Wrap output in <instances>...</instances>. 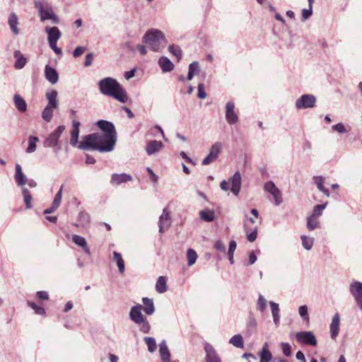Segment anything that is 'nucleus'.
<instances>
[{
  "label": "nucleus",
  "mask_w": 362,
  "mask_h": 362,
  "mask_svg": "<svg viewBox=\"0 0 362 362\" xmlns=\"http://www.w3.org/2000/svg\"><path fill=\"white\" fill-rule=\"evenodd\" d=\"M117 141V136L93 133L88 134L83 138L78 148L83 151H98L100 152L112 151Z\"/></svg>",
  "instance_id": "1"
},
{
  "label": "nucleus",
  "mask_w": 362,
  "mask_h": 362,
  "mask_svg": "<svg viewBox=\"0 0 362 362\" xmlns=\"http://www.w3.org/2000/svg\"><path fill=\"white\" fill-rule=\"evenodd\" d=\"M98 86L100 92L104 95L112 97L123 103L128 100L126 91L119 82L112 77H105L99 81Z\"/></svg>",
  "instance_id": "2"
},
{
  "label": "nucleus",
  "mask_w": 362,
  "mask_h": 362,
  "mask_svg": "<svg viewBox=\"0 0 362 362\" xmlns=\"http://www.w3.org/2000/svg\"><path fill=\"white\" fill-rule=\"evenodd\" d=\"M143 41L149 45L151 49L153 52L160 51L167 44L163 33L156 28L146 31L143 37Z\"/></svg>",
  "instance_id": "3"
},
{
  "label": "nucleus",
  "mask_w": 362,
  "mask_h": 362,
  "mask_svg": "<svg viewBox=\"0 0 362 362\" xmlns=\"http://www.w3.org/2000/svg\"><path fill=\"white\" fill-rule=\"evenodd\" d=\"M142 309L141 305L133 306L129 312V317L134 323L140 325L141 332L146 334L149 332L151 327L146 317L141 313Z\"/></svg>",
  "instance_id": "4"
},
{
  "label": "nucleus",
  "mask_w": 362,
  "mask_h": 362,
  "mask_svg": "<svg viewBox=\"0 0 362 362\" xmlns=\"http://www.w3.org/2000/svg\"><path fill=\"white\" fill-rule=\"evenodd\" d=\"M64 130L65 127L64 125L57 127V128L50 133L46 138L44 141V146L57 149V151H60L62 149V146L59 144V139Z\"/></svg>",
  "instance_id": "5"
},
{
  "label": "nucleus",
  "mask_w": 362,
  "mask_h": 362,
  "mask_svg": "<svg viewBox=\"0 0 362 362\" xmlns=\"http://www.w3.org/2000/svg\"><path fill=\"white\" fill-rule=\"evenodd\" d=\"M230 183L231 184L230 191L235 196H238L241 187V175L238 171L234 173L229 181L223 180L220 184L221 189L226 192L228 191Z\"/></svg>",
  "instance_id": "6"
},
{
  "label": "nucleus",
  "mask_w": 362,
  "mask_h": 362,
  "mask_svg": "<svg viewBox=\"0 0 362 362\" xmlns=\"http://www.w3.org/2000/svg\"><path fill=\"white\" fill-rule=\"evenodd\" d=\"M316 98L312 94H304L298 98L295 105L298 110L312 108L316 103Z\"/></svg>",
  "instance_id": "7"
},
{
  "label": "nucleus",
  "mask_w": 362,
  "mask_h": 362,
  "mask_svg": "<svg viewBox=\"0 0 362 362\" xmlns=\"http://www.w3.org/2000/svg\"><path fill=\"white\" fill-rule=\"evenodd\" d=\"M221 148L222 144L221 142L214 143L211 146L208 156L203 159L202 165H207L214 162L218 157Z\"/></svg>",
  "instance_id": "8"
},
{
  "label": "nucleus",
  "mask_w": 362,
  "mask_h": 362,
  "mask_svg": "<svg viewBox=\"0 0 362 362\" xmlns=\"http://www.w3.org/2000/svg\"><path fill=\"white\" fill-rule=\"evenodd\" d=\"M349 291L356 301L359 308L362 310V283L355 281L350 284Z\"/></svg>",
  "instance_id": "9"
},
{
  "label": "nucleus",
  "mask_w": 362,
  "mask_h": 362,
  "mask_svg": "<svg viewBox=\"0 0 362 362\" xmlns=\"http://www.w3.org/2000/svg\"><path fill=\"white\" fill-rule=\"evenodd\" d=\"M264 189L271 194L274 199L275 204L279 206L282 202L281 192L272 181H268L264 184Z\"/></svg>",
  "instance_id": "10"
},
{
  "label": "nucleus",
  "mask_w": 362,
  "mask_h": 362,
  "mask_svg": "<svg viewBox=\"0 0 362 362\" xmlns=\"http://www.w3.org/2000/svg\"><path fill=\"white\" fill-rule=\"evenodd\" d=\"M226 119L230 125L235 124L238 121V114L235 111V103L233 101H228L226 104Z\"/></svg>",
  "instance_id": "11"
},
{
  "label": "nucleus",
  "mask_w": 362,
  "mask_h": 362,
  "mask_svg": "<svg viewBox=\"0 0 362 362\" xmlns=\"http://www.w3.org/2000/svg\"><path fill=\"white\" fill-rule=\"evenodd\" d=\"M171 225L170 213L167 208H164L162 214L159 217V232L163 233L167 230Z\"/></svg>",
  "instance_id": "12"
},
{
  "label": "nucleus",
  "mask_w": 362,
  "mask_h": 362,
  "mask_svg": "<svg viewBox=\"0 0 362 362\" xmlns=\"http://www.w3.org/2000/svg\"><path fill=\"white\" fill-rule=\"evenodd\" d=\"M296 339L298 341L304 343L310 346H315L317 340L311 332H300L296 334Z\"/></svg>",
  "instance_id": "13"
},
{
  "label": "nucleus",
  "mask_w": 362,
  "mask_h": 362,
  "mask_svg": "<svg viewBox=\"0 0 362 362\" xmlns=\"http://www.w3.org/2000/svg\"><path fill=\"white\" fill-rule=\"evenodd\" d=\"M97 126L103 132V134L117 136V132L113 123L107 120H99Z\"/></svg>",
  "instance_id": "14"
},
{
  "label": "nucleus",
  "mask_w": 362,
  "mask_h": 362,
  "mask_svg": "<svg viewBox=\"0 0 362 362\" xmlns=\"http://www.w3.org/2000/svg\"><path fill=\"white\" fill-rule=\"evenodd\" d=\"M72 125H73V129L71 131V138H70V144L75 147L78 146V136H79V127H80V122L76 120L72 121Z\"/></svg>",
  "instance_id": "15"
},
{
  "label": "nucleus",
  "mask_w": 362,
  "mask_h": 362,
  "mask_svg": "<svg viewBox=\"0 0 362 362\" xmlns=\"http://www.w3.org/2000/svg\"><path fill=\"white\" fill-rule=\"evenodd\" d=\"M40 20L45 21L47 20H51L54 24H59L60 21L59 17L54 13L53 8L51 7L48 10L44 11L42 13L39 14Z\"/></svg>",
  "instance_id": "16"
},
{
  "label": "nucleus",
  "mask_w": 362,
  "mask_h": 362,
  "mask_svg": "<svg viewBox=\"0 0 362 362\" xmlns=\"http://www.w3.org/2000/svg\"><path fill=\"white\" fill-rule=\"evenodd\" d=\"M340 325V316L338 313H335L332 317L329 325L330 335L332 339H334L339 334Z\"/></svg>",
  "instance_id": "17"
},
{
  "label": "nucleus",
  "mask_w": 362,
  "mask_h": 362,
  "mask_svg": "<svg viewBox=\"0 0 362 362\" xmlns=\"http://www.w3.org/2000/svg\"><path fill=\"white\" fill-rule=\"evenodd\" d=\"M45 77L52 84H55L59 81V75L57 70L49 65L45 67Z\"/></svg>",
  "instance_id": "18"
},
{
  "label": "nucleus",
  "mask_w": 362,
  "mask_h": 362,
  "mask_svg": "<svg viewBox=\"0 0 362 362\" xmlns=\"http://www.w3.org/2000/svg\"><path fill=\"white\" fill-rule=\"evenodd\" d=\"M132 180V177L126 173L117 174L114 173L112 175L110 182L112 185H121Z\"/></svg>",
  "instance_id": "19"
},
{
  "label": "nucleus",
  "mask_w": 362,
  "mask_h": 362,
  "mask_svg": "<svg viewBox=\"0 0 362 362\" xmlns=\"http://www.w3.org/2000/svg\"><path fill=\"white\" fill-rule=\"evenodd\" d=\"M15 181L17 185L23 187L28 182V178L22 171V168L20 164H16L15 167Z\"/></svg>",
  "instance_id": "20"
},
{
  "label": "nucleus",
  "mask_w": 362,
  "mask_h": 362,
  "mask_svg": "<svg viewBox=\"0 0 362 362\" xmlns=\"http://www.w3.org/2000/svg\"><path fill=\"white\" fill-rule=\"evenodd\" d=\"M13 57L16 62L13 66L16 69H22L27 64L28 59L21 52L20 50H16L13 52Z\"/></svg>",
  "instance_id": "21"
},
{
  "label": "nucleus",
  "mask_w": 362,
  "mask_h": 362,
  "mask_svg": "<svg viewBox=\"0 0 362 362\" xmlns=\"http://www.w3.org/2000/svg\"><path fill=\"white\" fill-rule=\"evenodd\" d=\"M163 145L161 141L156 140H151L148 142L146 146V151L148 156H151L156 152H158L162 148Z\"/></svg>",
  "instance_id": "22"
},
{
  "label": "nucleus",
  "mask_w": 362,
  "mask_h": 362,
  "mask_svg": "<svg viewBox=\"0 0 362 362\" xmlns=\"http://www.w3.org/2000/svg\"><path fill=\"white\" fill-rule=\"evenodd\" d=\"M46 98L48 100L47 106L57 109L59 106L58 93L55 90H51L46 93Z\"/></svg>",
  "instance_id": "23"
},
{
  "label": "nucleus",
  "mask_w": 362,
  "mask_h": 362,
  "mask_svg": "<svg viewBox=\"0 0 362 362\" xmlns=\"http://www.w3.org/2000/svg\"><path fill=\"white\" fill-rule=\"evenodd\" d=\"M45 32L47 34L48 42L57 41L62 34L59 29L57 27H46Z\"/></svg>",
  "instance_id": "24"
},
{
  "label": "nucleus",
  "mask_w": 362,
  "mask_h": 362,
  "mask_svg": "<svg viewBox=\"0 0 362 362\" xmlns=\"http://www.w3.org/2000/svg\"><path fill=\"white\" fill-rule=\"evenodd\" d=\"M72 241L78 246L82 247L83 250H84V252L88 255H91L90 250L89 247H88L87 242L83 237L80 236L78 235H73Z\"/></svg>",
  "instance_id": "25"
},
{
  "label": "nucleus",
  "mask_w": 362,
  "mask_h": 362,
  "mask_svg": "<svg viewBox=\"0 0 362 362\" xmlns=\"http://www.w3.org/2000/svg\"><path fill=\"white\" fill-rule=\"evenodd\" d=\"M204 349L206 353V362H221L214 349L211 345L206 344Z\"/></svg>",
  "instance_id": "26"
},
{
  "label": "nucleus",
  "mask_w": 362,
  "mask_h": 362,
  "mask_svg": "<svg viewBox=\"0 0 362 362\" xmlns=\"http://www.w3.org/2000/svg\"><path fill=\"white\" fill-rule=\"evenodd\" d=\"M159 351L163 362H170V353L165 341L160 344Z\"/></svg>",
  "instance_id": "27"
},
{
  "label": "nucleus",
  "mask_w": 362,
  "mask_h": 362,
  "mask_svg": "<svg viewBox=\"0 0 362 362\" xmlns=\"http://www.w3.org/2000/svg\"><path fill=\"white\" fill-rule=\"evenodd\" d=\"M158 64L164 73L169 72L174 68L173 62L166 57H161L158 60Z\"/></svg>",
  "instance_id": "28"
},
{
  "label": "nucleus",
  "mask_w": 362,
  "mask_h": 362,
  "mask_svg": "<svg viewBox=\"0 0 362 362\" xmlns=\"http://www.w3.org/2000/svg\"><path fill=\"white\" fill-rule=\"evenodd\" d=\"M8 23L11 28V31L15 35L19 34V30L18 28V18L15 13H12L9 15Z\"/></svg>",
  "instance_id": "29"
},
{
  "label": "nucleus",
  "mask_w": 362,
  "mask_h": 362,
  "mask_svg": "<svg viewBox=\"0 0 362 362\" xmlns=\"http://www.w3.org/2000/svg\"><path fill=\"white\" fill-rule=\"evenodd\" d=\"M313 180L317 189L326 197H329L330 196V192L327 188L324 187L325 177L322 176H314Z\"/></svg>",
  "instance_id": "30"
},
{
  "label": "nucleus",
  "mask_w": 362,
  "mask_h": 362,
  "mask_svg": "<svg viewBox=\"0 0 362 362\" xmlns=\"http://www.w3.org/2000/svg\"><path fill=\"white\" fill-rule=\"evenodd\" d=\"M259 356L261 362H270L272 360V354L268 350V343L265 342L262 349L259 352Z\"/></svg>",
  "instance_id": "31"
},
{
  "label": "nucleus",
  "mask_w": 362,
  "mask_h": 362,
  "mask_svg": "<svg viewBox=\"0 0 362 362\" xmlns=\"http://www.w3.org/2000/svg\"><path fill=\"white\" fill-rule=\"evenodd\" d=\"M13 102L19 112H24L27 110V103L20 95H14Z\"/></svg>",
  "instance_id": "32"
},
{
  "label": "nucleus",
  "mask_w": 362,
  "mask_h": 362,
  "mask_svg": "<svg viewBox=\"0 0 362 362\" xmlns=\"http://www.w3.org/2000/svg\"><path fill=\"white\" fill-rule=\"evenodd\" d=\"M142 302L144 305V310L145 313L148 315H153L155 312V307L153 300L147 297H144L142 298Z\"/></svg>",
  "instance_id": "33"
},
{
  "label": "nucleus",
  "mask_w": 362,
  "mask_h": 362,
  "mask_svg": "<svg viewBox=\"0 0 362 362\" xmlns=\"http://www.w3.org/2000/svg\"><path fill=\"white\" fill-rule=\"evenodd\" d=\"M35 8L37 10L38 14L52 7L47 0H34Z\"/></svg>",
  "instance_id": "34"
},
{
  "label": "nucleus",
  "mask_w": 362,
  "mask_h": 362,
  "mask_svg": "<svg viewBox=\"0 0 362 362\" xmlns=\"http://www.w3.org/2000/svg\"><path fill=\"white\" fill-rule=\"evenodd\" d=\"M113 261L116 262L119 273L123 274L125 271V264L121 254L115 251L113 252Z\"/></svg>",
  "instance_id": "35"
},
{
  "label": "nucleus",
  "mask_w": 362,
  "mask_h": 362,
  "mask_svg": "<svg viewBox=\"0 0 362 362\" xmlns=\"http://www.w3.org/2000/svg\"><path fill=\"white\" fill-rule=\"evenodd\" d=\"M269 304L272 310L274 322L276 325H278L280 321L279 304L273 301H271Z\"/></svg>",
  "instance_id": "36"
},
{
  "label": "nucleus",
  "mask_w": 362,
  "mask_h": 362,
  "mask_svg": "<svg viewBox=\"0 0 362 362\" xmlns=\"http://www.w3.org/2000/svg\"><path fill=\"white\" fill-rule=\"evenodd\" d=\"M200 218L206 221L211 222L215 219V214L213 210L211 209H204L199 212Z\"/></svg>",
  "instance_id": "37"
},
{
  "label": "nucleus",
  "mask_w": 362,
  "mask_h": 362,
  "mask_svg": "<svg viewBox=\"0 0 362 362\" xmlns=\"http://www.w3.org/2000/svg\"><path fill=\"white\" fill-rule=\"evenodd\" d=\"M168 289L166 279L164 276H159L156 284V290L159 293H165Z\"/></svg>",
  "instance_id": "38"
},
{
  "label": "nucleus",
  "mask_w": 362,
  "mask_h": 362,
  "mask_svg": "<svg viewBox=\"0 0 362 362\" xmlns=\"http://www.w3.org/2000/svg\"><path fill=\"white\" fill-rule=\"evenodd\" d=\"M39 141V138L35 136H30L28 137V146L25 150L27 153H32L35 151L37 148V143Z\"/></svg>",
  "instance_id": "39"
},
{
  "label": "nucleus",
  "mask_w": 362,
  "mask_h": 362,
  "mask_svg": "<svg viewBox=\"0 0 362 362\" xmlns=\"http://www.w3.org/2000/svg\"><path fill=\"white\" fill-rule=\"evenodd\" d=\"M22 194L23 197V201L25 204V209H30L32 208L31 202L33 200V197L30 192V191L26 187L22 188Z\"/></svg>",
  "instance_id": "40"
},
{
  "label": "nucleus",
  "mask_w": 362,
  "mask_h": 362,
  "mask_svg": "<svg viewBox=\"0 0 362 362\" xmlns=\"http://www.w3.org/2000/svg\"><path fill=\"white\" fill-rule=\"evenodd\" d=\"M229 343L237 348H243L244 346L243 338L240 334H235L230 339Z\"/></svg>",
  "instance_id": "41"
},
{
  "label": "nucleus",
  "mask_w": 362,
  "mask_h": 362,
  "mask_svg": "<svg viewBox=\"0 0 362 362\" xmlns=\"http://www.w3.org/2000/svg\"><path fill=\"white\" fill-rule=\"evenodd\" d=\"M55 108L47 105L43 109L42 112V117L45 122H49L52 120L53 117V110Z\"/></svg>",
  "instance_id": "42"
},
{
  "label": "nucleus",
  "mask_w": 362,
  "mask_h": 362,
  "mask_svg": "<svg viewBox=\"0 0 362 362\" xmlns=\"http://www.w3.org/2000/svg\"><path fill=\"white\" fill-rule=\"evenodd\" d=\"M187 259L188 266H192L197 259V254L193 249H188L187 251Z\"/></svg>",
  "instance_id": "43"
},
{
  "label": "nucleus",
  "mask_w": 362,
  "mask_h": 362,
  "mask_svg": "<svg viewBox=\"0 0 362 362\" xmlns=\"http://www.w3.org/2000/svg\"><path fill=\"white\" fill-rule=\"evenodd\" d=\"M307 228L309 230H314L319 226V221L317 218L309 216L307 218Z\"/></svg>",
  "instance_id": "44"
},
{
  "label": "nucleus",
  "mask_w": 362,
  "mask_h": 362,
  "mask_svg": "<svg viewBox=\"0 0 362 362\" xmlns=\"http://www.w3.org/2000/svg\"><path fill=\"white\" fill-rule=\"evenodd\" d=\"M301 240L303 247L307 250H311L313 245L314 239L313 238L307 237L306 235H302Z\"/></svg>",
  "instance_id": "45"
},
{
  "label": "nucleus",
  "mask_w": 362,
  "mask_h": 362,
  "mask_svg": "<svg viewBox=\"0 0 362 362\" xmlns=\"http://www.w3.org/2000/svg\"><path fill=\"white\" fill-rule=\"evenodd\" d=\"M327 203H325L323 204H317L314 206L313 213L310 216L317 218L322 215L323 210L327 207Z\"/></svg>",
  "instance_id": "46"
},
{
  "label": "nucleus",
  "mask_w": 362,
  "mask_h": 362,
  "mask_svg": "<svg viewBox=\"0 0 362 362\" xmlns=\"http://www.w3.org/2000/svg\"><path fill=\"white\" fill-rule=\"evenodd\" d=\"M144 340L148 346V351L151 353L153 352L156 349V343L155 339L150 337H144Z\"/></svg>",
  "instance_id": "47"
},
{
  "label": "nucleus",
  "mask_w": 362,
  "mask_h": 362,
  "mask_svg": "<svg viewBox=\"0 0 362 362\" xmlns=\"http://www.w3.org/2000/svg\"><path fill=\"white\" fill-rule=\"evenodd\" d=\"M168 51L177 58V61L182 58V51L179 47L173 45H170L168 47Z\"/></svg>",
  "instance_id": "48"
},
{
  "label": "nucleus",
  "mask_w": 362,
  "mask_h": 362,
  "mask_svg": "<svg viewBox=\"0 0 362 362\" xmlns=\"http://www.w3.org/2000/svg\"><path fill=\"white\" fill-rule=\"evenodd\" d=\"M257 320L252 313H250L248 316L247 328L251 331L254 332L257 327Z\"/></svg>",
  "instance_id": "49"
},
{
  "label": "nucleus",
  "mask_w": 362,
  "mask_h": 362,
  "mask_svg": "<svg viewBox=\"0 0 362 362\" xmlns=\"http://www.w3.org/2000/svg\"><path fill=\"white\" fill-rule=\"evenodd\" d=\"M64 185H62L57 193L55 194L52 204L54 206L59 207L62 199V190Z\"/></svg>",
  "instance_id": "50"
},
{
  "label": "nucleus",
  "mask_w": 362,
  "mask_h": 362,
  "mask_svg": "<svg viewBox=\"0 0 362 362\" xmlns=\"http://www.w3.org/2000/svg\"><path fill=\"white\" fill-rule=\"evenodd\" d=\"M245 230L246 231V233H247V240L249 242L252 243L257 239V227H255L252 230V232L247 233V228L246 226H245Z\"/></svg>",
  "instance_id": "51"
},
{
  "label": "nucleus",
  "mask_w": 362,
  "mask_h": 362,
  "mask_svg": "<svg viewBox=\"0 0 362 362\" xmlns=\"http://www.w3.org/2000/svg\"><path fill=\"white\" fill-rule=\"evenodd\" d=\"M28 305L35 310L37 315H42L45 313V310L42 307L37 305L33 302H28Z\"/></svg>",
  "instance_id": "52"
},
{
  "label": "nucleus",
  "mask_w": 362,
  "mask_h": 362,
  "mask_svg": "<svg viewBox=\"0 0 362 362\" xmlns=\"http://www.w3.org/2000/svg\"><path fill=\"white\" fill-rule=\"evenodd\" d=\"M267 300L260 294L258 298L257 308L263 312L267 307Z\"/></svg>",
  "instance_id": "53"
},
{
  "label": "nucleus",
  "mask_w": 362,
  "mask_h": 362,
  "mask_svg": "<svg viewBox=\"0 0 362 362\" xmlns=\"http://www.w3.org/2000/svg\"><path fill=\"white\" fill-rule=\"evenodd\" d=\"M298 313L303 320H308V307L307 305H301L298 308Z\"/></svg>",
  "instance_id": "54"
},
{
  "label": "nucleus",
  "mask_w": 362,
  "mask_h": 362,
  "mask_svg": "<svg viewBox=\"0 0 362 362\" xmlns=\"http://www.w3.org/2000/svg\"><path fill=\"white\" fill-rule=\"evenodd\" d=\"M281 348L283 353L286 356H290L291 354V345L288 343H281Z\"/></svg>",
  "instance_id": "55"
},
{
  "label": "nucleus",
  "mask_w": 362,
  "mask_h": 362,
  "mask_svg": "<svg viewBox=\"0 0 362 362\" xmlns=\"http://www.w3.org/2000/svg\"><path fill=\"white\" fill-rule=\"evenodd\" d=\"M198 94L197 97L201 99H204L206 97V93L204 90V85L203 83H199L197 87Z\"/></svg>",
  "instance_id": "56"
},
{
  "label": "nucleus",
  "mask_w": 362,
  "mask_h": 362,
  "mask_svg": "<svg viewBox=\"0 0 362 362\" xmlns=\"http://www.w3.org/2000/svg\"><path fill=\"white\" fill-rule=\"evenodd\" d=\"M332 129L334 131H336L339 133L343 134L346 132V129L344 127V125L342 123H338L337 124H334L332 127Z\"/></svg>",
  "instance_id": "57"
},
{
  "label": "nucleus",
  "mask_w": 362,
  "mask_h": 362,
  "mask_svg": "<svg viewBox=\"0 0 362 362\" xmlns=\"http://www.w3.org/2000/svg\"><path fill=\"white\" fill-rule=\"evenodd\" d=\"M313 14V8H303L302 10V20L305 21L308 19Z\"/></svg>",
  "instance_id": "58"
},
{
  "label": "nucleus",
  "mask_w": 362,
  "mask_h": 362,
  "mask_svg": "<svg viewBox=\"0 0 362 362\" xmlns=\"http://www.w3.org/2000/svg\"><path fill=\"white\" fill-rule=\"evenodd\" d=\"M86 50V47L82 46L76 47L73 52V56L74 57H80Z\"/></svg>",
  "instance_id": "59"
},
{
  "label": "nucleus",
  "mask_w": 362,
  "mask_h": 362,
  "mask_svg": "<svg viewBox=\"0 0 362 362\" xmlns=\"http://www.w3.org/2000/svg\"><path fill=\"white\" fill-rule=\"evenodd\" d=\"M78 219L82 223H88L89 222V216L87 213L81 212L78 215Z\"/></svg>",
  "instance_id": "60"
},
{
  "label": "nucleus",
  "mask_w": 362,
  "mask_h": 362,
  "mask_svg": "<svg viewBox=\"0 0 362 362\" xmlns=\"http://www.w3.org/2000/svg\"><path fill=\"white\" fill-rule=\"evenodd\" d=\"M191 70L192 73H194V74H195L199 71V65L198 62H193L189 64V71H191Z\"/></svg>",
  "instance_id": "61"
},
{
  "label": "nucleus",
  "mask_w": 362,
  "mask_h": 362,
  "mask_svg": "<svg viewBox=\"0 0 362 362\" xmlns=\"http://www.w3.org/2000/svg\"><path fill=\"white\" fill-rule=\"evenodd\" d=\"M214 248L220 252H226V247L221 240L216 241Z\"/></svg>",
  "instance_id": "62"
},
{
  "label": "nucleus",
  "mask_w": 362,
  "mask_h": 362,
  "mask_svg": "<svg viewBox=\"0 0 362 362\" xmlns=\"http://www.w3.org/2000/svg\"><path fill=\"white\" fill-rule=\"evenodd\" d=\"M146 170L147 172L148 173L150 177H151V180L154 182V183H156L158 182V176L153 173V170L149 168V167H147L146 168Z\"/></svg>",
  "instance_id": "63"
},
{
  "label": "nucleus",
  "mask_w": 362,
  "mask_h": 362,
  "mask_svg": "<svg viewBox=\"0 0 362 362\" xmlns=\"http://www.w3.org/2000/svg\"><path fill=\"white\" fill-rule=\"evenodd\" d=\"M37 296L40 299L48 300L49 295L47 291H40L37 293Z\"/></svg>",
  "instance_id": "64"
}]
</instances>
